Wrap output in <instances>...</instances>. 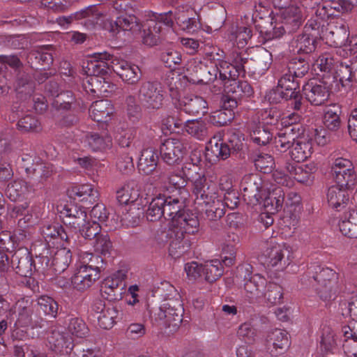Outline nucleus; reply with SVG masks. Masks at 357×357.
Returning <instances> with one entry per match:
<instances>
[{
  "mask_svg": "<svg viewBox=\"0 0 357 357\" xmlns=\"http://www.w3.org/2000/svg\"><path fill=\"white\" fill-rule=\"evenodd\" d=\"M250 135L252 142L259 146L268 144L273 138V133L270 129L261 125V123H254L250 126Z\"/></svg>",
  "mask_w": 357,
  "mask_h": 357,
  "instance_id": "obj_49",
  "label": "nucleus"
},
{
  "mask_svg": "<svg viewBox=\"0 0 357 357\" xmlns=\"http://www.w3.org/2000/svg\"><path fill=\"white\" fill-rule=\"evenodd\" d=\"M139 96L147 108L158 109L162 107L164 91L158 82H144L142 84Z\"/></svg>",
  "mask_w": 357,
  "mask_h": 357,
  "instance_id": "obj_7",
  "label": "nucleus"
},
{
  "mask_svg": "<svg viewBox=\"0 0 357 357\" xmlns=\"http://www.w3.org/2000/svg\"><path fill=\"white\" fill-rule=\"evenodd\" d=\"M162 28L158 26V23H155L153 20H149L148 28L144 30L142 42L144 45L153 47L159 45L162 40Z\"/></svg>",
  "mask_w": 357,
  "mask_h": 357,
  "instance_id": "obj_50",
  "label": "nucleus"
},
{
  "mask_svg": "<svg viewBox=\"0 0 357 357\" xmlns=\"http://www.w3.org/2000/svg\"><path fill=\"white\" fill-rule=\"evenodd\" d=\"M158 162V153L151 148L144 149L138 161L139 172L149 175L155 170Z\"/></svg>",
  "mask_w": 357,
  "mask_h": 357,
  "instance_id": "obj_41",
  "label": "nucleus"
},
{
  "mask_svg": "<svg viewBox=\"0 0 357 357\" xmlns=\"http://www.w3.org/2000/svg\"><path fill=\"white\" fill-rule=\"evenodd\" d=\"M53 51L54 47L52 45L38 47L36 49L31 50L28 54L26 57L28 63H30L31 68H33V58L39 56V64L44 68L49 67L53 63Z\"/></svg>",
  "mask_w": 357,
  "mask_h": 357,
  "instance_id": "obj_42",
  "label": "nucleus"
},
{
  "mask_svg": "<svg viewBox=\"0 0 357 357\" xmlns=\"http://www.w3.org/2000/svg\"><path fill=\"white\" fill-rule=\"evenodd\" d=\"M350 12L344 0H328L321 3L314 14L319 19L328 20L331 17L338 16L341 13Z\"/></svg>",
  "mask_w": 357,
  "mask_h": 357,
  "instance_id": "obj_20",
  "label": "nucleus"
},
{
  "mask_svg": "<svg viewBox=\"0 0 357 357\" xmlns=\"http://www.w3.org/2000/svg\"><path fill=\"white\" fill-rule=\"evenodd\" d=\"M89 116L97 122L107 121L110 114L113 112L112 105L108 100L95 101L89 107Z\"/></svg>",
  "mask_w": 357,
  "mask_h": 357,
  "instance_id": "obj_40",
  "label": "nucleus"
},
{
  "mask_svg": "<svg viewBox=\"0 0 357 357\" xmlns=\"http://www.w3.org/2000/svg\"><path fill=\"white\" fill-rule=\"evenodd\" d=\"M60 216L63 218V223L77 234V229L86 225L87 214L84 208L70 204L65 205L60 211Z\"/></svg>",
  "mask_w": 357,
  "mask_h": 357,
  "instance_id": "obj_14",
  "label": "nucleus"
},
{
  "mask_svg": "<svg viewBox=\"0 0 357 357\" xmlns=\"http://www.w3.org/2000/svg\"><path fill=\"white\" fill-rule=\"evenodd\" d=\"M252 267L250 264H244L238 268V273L245 281L244 289L245 296L250 303H254L259 296L261 289L264 287L266 280L259 274L252 275Z\"/></svg>",
  "mask_w": 357,
  "mask_h": 357,
  "instance_id": "obj_5",
  "label": "nucleus"
},
{
  "mask_svg": "<svg viewBox=\"0 0 357 357\" xmlns=\"http://www.w3.org/2000/svg\"><path fill=\"white\" fill-rule=\"evenodd\" d=\"M160 198L165 202L162 204V211H164L163 218L165 220H169V227H173V221L178 219L185 211L183 210L184 203L178 197H172L171 196H166L160 193Z\"/></svg>",
  "mask_w": 357,
  "mask_h": 357,
  "instance_id": "obj_22",
  "label": "nucleus"
},
{
  "mask_svg": "<svg viewBox=\"0 0 357 357\" xmlns=\"http://www.w3.org/2000/svg\"><path fill=\"white\" fill-rule=\"evenodd\" d=\"M182 172H183L182 171ZM158 181L164 183L165 185L169 184L174 186L176 189L184 188L187 184L186 176L179 172H161L158 175Z\"/></svg>",
  "mask_w": 357,
  "mask_h": 357,
  "instance_id": "obj_57",
  "label": "nucleus"
},
{
  "mask_svg": "<svg viewBox=\"0 0 357 357\" xmlns=\"http://www.w3.org/2000/svg\"><path fill=\"white\" fill-rule=\"evenodd\" d=\"M112 68L113 71L128 84L135 85L142 78V71L139 66L128 61L116 59V62H113Z\"/></svg>",
  "mask_w": 357,
  "mask_h": 357,
  "instance_id": "obj_16",
  "label": "nucleus"
},
{
  "mask_svg": "<svg viewBox=\"0 0 357 357\" xmlns=\"http://www.w3.org/2000/svg\"><path fill=\"white\" fill-rule=\"evenodd\" d=\"M15 91L20 98L31 97L35 89V83L29 74L20 72L15 81Z\"/></svg>",
  "mask_w": 357,
  "mask_h": 357,
  "instance_id": "obj_48",
  "label": "nucleus"
},
{
  "mask_svg": "<svg viewBox=\"0 0 357 357\" xmlns=\"http://www.w3.org/2000/svg\"><path fill=\"white\" fill-rule=\"evenodd\" d=\"M185 147L181 140L176 138L165 139L160 146V155L164 162L172 165L183 158Z\"/></svg>",
  "mask_w": 357,
  "mask_h": 357,
  "instance_id": "obj_12",
  "label": "nucleus"
},
{
  "mask_svg": "<svg viewBox=\"0 0 357 357\" xmlns=\"http://www.w3.org/2000/svg\"><path fill=\"white\" fill-rule=\"evenodd\" d=\"M347 190L338 185L330 187L327 192L328 204L337 211L344 208L349 201Z\"/></svg>",
  "mask_w": 357,
  "mask_h": 357,
  "instance_id": "obj_39",
  "label": "nucleus"
},
{
  "mask_svg": "<svg viewBox=\"0 0 357 357\" xmlns=\"http://www.w3.org/2000/svg\"><path fill=\"white\" fill-rule=\"evenodd\" d=\"M222 108L212 112L210 116V122L218 127L227 125L234 118V109L236 107H229L226 105V100L221 98Z\"/></svg>",
  "mask_w": 357,
  "mask_h": 357,
  "instance_id": "obj_45",
  "label": "nucleus"
},
{
  "mask_svg": "<svg viewBox=\"0 0 357 357\" xmlns=\"http://www.w3.org/2000/svg\"><path fill=\"white\" fill-rule=\"evenodd\" d=\"M264 206L269 213H275L282 209L284 201V192L281 187L275 188L267 196L263 195Z\"/></svg>",
  "mask_w": 357,
  "mask_h": 357,
  "instance_id": "obj_38",
  "label": "nucleus"
},
{
  "mask_svg": "<svg viewBox=\"0 0 357 357\" xmlns=\"http://www.w3.org/2000/svg\"><path fill=\"white\" fill-rule=\"evenodd\" d=\"M199 222L197 216L190 211H185L178 219L173 221V227L183 232V234H194L198 231Z\"/></svg>",
  "mask_w": 357,
  "mask_h": 357,
  "instance_id": "obj_34",
  "label": "nucleus"
},
{
  "mask_svg": "<svg viewBox=\"0 0 357 357\" xmlns=\"http://www.w3.org/2000/svg\"><path fill=\"white\" fill-rule=\"evenodd\" d=\"M332 172L337 185L345 189H353L357 184V175L353 163L347 159H335Z\"/></svg>",
  "mask_w": 357,
  "mask_h": 357,
  "instance_id": "obj_6",
  "label": "nucleus"
},
{
  "mask_svg": "<svg viewBox=\"0 0 357 357\" xmlns=\"http://www.w3.org/2000/svg\"><path fill=\"white\" fill-rule=\"evenodd\" d=\"M119 314V312L116 307L108 305L107 309L97 317L99 326L106 330L112 328L116 323Z\"/></svg>",
  "mask_w": 357,
  "mask_h": 357,
  "instance_id": "obj_61",
  "label": "nucleus"
},
{
  "mask_svg": "<svg viewBox=\"0 0 357 357\" xmlns=\"http://www.w3.org/2000/svg\"><path fill=\"white\" fill-rule=\"evenodd\" d=\"M206 149L208 155L211 153L219 160H226L232 153L225 139L216 136L210 139Z\"/></svg>",
  "mask_w": 357,
  "mask_h": 357,
  "instance_id": "obj_44",
  "label": "nucleus"
},
{
  "mask_svg": "<svg viewBox=\"0 0 357 357\" xmlns=\"http://www.w3.org/2000/svg\"><path fill=\"white\" fill-rule=\"evenodd\" d=\"M116 59L106 52L94 53L87 62V73L96 77H104L113 71V62Z\"/></svg>",
  "mask_w": 357,
  "mask_h": 357,
  "instance_id": "obj_10",
  "label": "nucleus"
},
{
  "mask_svg": "<svg viewBox=\"0 0 357 357\" xmlns=\"http://www.w3.org/2000/svg\"><path fill=\"white\" fill-rule=\"evenodd\" d=\"M187 121L181 111H174L163 120V124L172 132H184Z\"/></svg>",
  "mask_w": 357,
  "mask_h": 357,
  "instance_id": "obj_56",
  "label": "nucleus"
},
{
  "mask_svg": "<svg viewBox=\"0 0 357 357\" xmlns=\"http://www.w3.org/2000/svg\"><path fill=\"white\" fill-rule=\"evenodd\" d=\"M310 70V65L303 58L292 59L287 66V70L297 78L304 77Z\"/></svg>",
  "mask_w": 357,
  "mask_h": 357,
  "instance_id": "obj_64",
  "label": "nucleus"
},
{
  "mask_svg": "<svg viewBox=\"0 0 357 357\" xmlns=\"http://www.w3.org/2000/svg\"><path fill=\"white\" fill-rule=\"evenodd\" d=\"M72 261V252L70 248L63 247L58 250L52 259L51 266L57 273L66 270Z\"/></svg>",
  "mask_w": 357,
  "mask_h": 357,
  "instance_id": "obj_46",
  "label": "nucleus"
},
{
  "mask_svg": "<svg viewBox=\"0 0 357 357\" xmlns=\"http://www.w3.org/2000/svg\"><path fill=\"white\" fill-rule=\"evenodd\" d=\"M342 107L338 104H332L324 107L323 123L330 131H337L342 125Z\"/></svg>",
  "mask_w": 357,
  "mask_h": 357,
  "instance_id": "obj_30",
  "label": "nucleus"
},
{
  "mask_svg": "<svg viewBox=\"0 0 357 357\" xmlns=\"http://www.w3.org/2000/svg\"><path fill=\"white\" fill-rule=\"evenodd\" d=\"M153 197L146 211V218L147 220L155 222L159 220L164 215L162 211V204L165 203L162 198H160V193L153 194Z\"/></svg>",
  "mask_w": 357,
  "mask_h": 357,
  "instance_id": "obj_58",
  "label": "nucleus"
},
{
  "mask_svg": "<svg viewBox=\"0 0 357 357\" xmlns=\"http://www.w3.org/2000/svg\"><path fill=\"white\" fill-rule=\"evenodd\" d=\"M125 284L119 277H108L100 287L101 296L108 301H117L122 298Z\"/></svg>",
  "mask_w": 357,
  "mask_h": 357,
  "instance_id": "obj_23",
  "label": "nucleus"
},
{
  "mask_svg": "<svg viewBox=\"0 0 357 357\" xmlns=\"http://www.w3.org/2000/svg\"><path fill=\"white\" fill-rule=\"evenodd\" d=\"M77 20L88 29H93L102 17V12L96 5L89 6L75 12Z\"/></svg>",
  "mask_w": 357,
  "mask_h": 357,
  "instance_id": "obj_31",
  "label": "nucleus"
},
{
  "mask_svg": "<svg viewBox=\"0 0 357 357\" xmlns=\"http://www.w3.org/2000/svg\"><path fill=\"white\" fill-rule=\"evenodd\" d=\"M180 105L184 111L192 115L205 114L208 109V103L205 99L198 96H185Z\"/></svg>",
  "mask_w": 357,
  "mask_h": 357,
  "instance_id": "obj_37",
  "label": "nucleus"
},
{
  "mask_svg": "<svg viewBox=\"0 0 357 357\" xmlns=\"http://www.w3.org/2000/svg\"><path fill=\"white\" fill-rule=\"evenodd\" d=\"M11 267L17 274L22 277H30L33 271V259L27 251L16 252L12 256Z\"/></svg>",
  "mask_w": 357,
  "mask_h": 357,
  "instance_id": "obj_28",
  "label": "nucleus"
},
{
  "mask_svg": "<svg viewBox=\"0 0 357 357\" xmlns=\"http://www.w3.org/2000/svg\"><path fill=\"white\" fill-rule=\"evenodd\" d=\"M241 189L244 199L252 204L259 203L263 199V188L261 179L256 175H250L243 178Z\"/></svg>",
  "mask_w": 357,
  "mask_h": 357,
  "instance_id": "obj_17",
  "label": "nucleus"
},
{
  "mask_svg": "<svg viewBox=\"0 0 357 357\" xmlns=\"http://www.w3.org/2000/svg\"><path fill=\"white\" fill-rule=\"evenodd\" d=\"M116 29L137 33L141 31L142 24L139 19L133 15H121L115 21Z\"/></svg>",
  "mask_w": 357,
  "mask_h": 357,
  "instance_id": "obj_53",
  "label": "nucleus"
},
{
  "mask_svg": "<svg viewBox=\"0 0 357 357\" xmlns=\"http://www.w3.org/2000/svg\"><path fill=\"white\" fill-rule=\"evenodd\" d=\"M349 36V27L342 22L329 24L322 30L321 40L331 47H341L347 46Z\"/></svg>",
  "mask_w": 357,
  "mask_h": 357,
  "instance_id": "obj_9",
  "label": "nucleus"
},
{
  "mask_svg": "<svg viewBox=\"0 0 357 357\" xmlns=\"http://www.w3.org/2000/svg\"><path fill=\"white\" fill-rule=\"evenodd\" d=\"M84 142L93 151H103L112 146V137L106 132H88Z\"/></svg>",
  "mask_w": 357,
  "mask_h": 357,
  "instance_id": "obj_43",
  "label": "nucleus"
},
{
  "mask_svg": "<svg viewBox=\"0 0 357 357\" xmlns=\"http://www.w3.org/2000/svg\"><path fill=\"white\" fill-rule=\"evenodd\" d=\"M98 278V271L79 266L71 282L75 289L83 291L89 288Z\"/></svg>",
  "mask_w": 357,
  "mask_h": 357,
  "instance_id": "obj_25",
  "label": "nucleus"
},
{
  "mask_svg": "<svg viewBox=\"0 0 357 357\" xmlns=\"http://www.w3.org/2000/svg\"><path fill=\"white\" fill-rule=\"evenodd\" d=\"M39 185H36V188H35L34 183L30 179L29 181L22 179L15 180L8 185L6 194L10 200L16 202L27 194L37 192L40 188Z\"/></svg>",
  "mask_w": 357,
  "mask_h": 357,
  "instance_id": "obj_26",
  "label": "nucleus"
},
{
  "mask_svg": "<svg viewBox=\"0 0 357 357\" xmlns=\"http://www.w3.org/2000/svg\"><path fill=\"white\" fill-rule=\"evenodd\" d=\"M280 18L289 34L296 32L301 26L303 21L301 8L297 6H291L286 8L282 12Z\"/></svg>",
  "mask_w": 357,
  "mask_h": 357,
  "instance_id": "obj_21",
  "label": "nucleus"
},
{
  "mask_svg": "<svg viewBox=\"0 0 357 357\" xmlns=\"http://www.w3.org/2000/svg\"><path fill=\"white\" fill-rule=\"evenodd\" d=\"M170 239L169 246V255L178 258L185 253L190 248V244L188 239H185V234L180 230L174 227H169L168 234H167Z\"/></svg>",
  "mask_w": 357,
  "mask_h": 357,
  "instance_id": "obj_19",
  "label": "nucleus"
},
{
  "mask_svg": "<svg viewBox=\"0 0 357 357\" xmlns=\"http://www.w3.org/2000/svg\"><path fill=\"white\" fill-rule=\"evenodd\" d=\"M285 169L296 181L301 183H307L311 181L312 174L317 170L314 164L299 166L291 162H286Z\"/></svg>",
  "mask_w": 357,
  "mask_h": 357,
  "instance_id": "obj_33",
  "label": "nucleus"
},
{
  "mask_svg": "<svg viewBox=\"0 0 357 357\" xmlns=\"http://www.w3.org/2000/svg\"><path fill=\"white\" fill-rule=\"evenodd\" d=\"M38 310L44 314L56 318L58 313L59 305L52 297L41 296L37 299Z\"/></svg>",
  "mask_w": 357,
  "mask_h": 357,
  "instance_id": "obj_63",
  "label": "nucleus"
},
{
  "mask_svg": "<svg viewBox=\"0 0 357 357\" xmlns=\"http://www.w3.org/2000/svg\"><path fill=\"white\" fill-rule=\"evenodd\" d=\"M67 331L72 335L79 338H84L88 336L89 329L84 321L77 317H69L66 321Z\"/></svg>",
  "mask_w": 357,
  "mask_h": 357,
  "instance_id": "obj_55",
  "label": "nucleus"
},
{
  "mask_svg": "<svg viewBox=\"0 0 357 357\" xmlns=\"http://www.w3.org/2000/svg\"><path fill=\"white\" fill-rule=\"evenodd\" d=\"M35 307L33 300L29 298L19 299L13 305V309L17 314L15 324L19 327L31 326L42 328L45 320L34 314Z\"/></svg>",
  "mask_w": 357,
  "mask_h": 357,
  "instance_id": "obj_4",
  "label": "nucleus"
},
{
  "mask_svg": "<svg viewBox=\"0 0 357 357\" xmlns=\"http://www.w3.org/2000/svg\"><path fill=\"white\" fill-rule=\"evenodd\" d=\"M217 188L214 183L203 188L199 192H196L195 204L199 206H204L205 204L217 203L218 205H222L221 200L218 199Z\"/></svg>",
  "mask_w": 357,
  "mask_h": 357,
  "instance_id": "obj_51",
  "label": "nucleus"
},
{
  "mask_svg": "<svg viewBox=\"0 0 357 357\" xmlns=\"http://www.w3.org/2000/svg\"><path fill=\"white\" fill-rule=\"evenodd\" d=\"M198 167L195 165H185L183 167V172L186 178L192 183L193 194L200 192L203 188L213 183L208 178L203 172H198Z\"/></svg>",
  "mask_w": 357,
  "mask_h": 357,
  "instance_id": "obj_29",
  "label": "nucleus"
},
{
  "mask_svg": "<svg viewBox=\"0 0 357 357\" xmlns=\"http://www.w3.org/2000/svg\"><path fill=\"white\" fill-rule=\"evenodd\" d=\"M68 192L70 197L91 204L98 201L99 196L98 190L91 184L74 186Z\"/></svg>",
  "mask_w": 357,
  "mask_h": 357,
  "instance_id": "obj_36",
  "label": "nucleus"
},
{
  "mask_svg": "<svg viewBox=\"0 0 357 357\" xmlns=\"http://www.w3.org/2000/svg\"><path fill=\"white\" fill-rule=\"evenodd\" d=\"M217 52L216 56L213 52L210 54V59L215 61V66L213 67V73L214 77H208V81L220 79L223 85L229 84L231 80L236 79L240 75H244L247 70H251L249 65L252 61L249 59L245 52H234L232 56V63H229L223 60L224 52Z\"/></svg>",
  "mask_w": 357,
  "mask_h": 357,
  "instance_id": "obj_1",
  "label": "nucleus"
},
{
  "mask_svg": "<svg viewBox=\"0 0 357 357\" xmlns=\"http://www.w3.org/2000/svg\"><path fill=\"white\" fill-rule=\"evenodd\" d=\"M167 315V324L178 326L183 320L184 309L180 296L166 300L164 303Z\"/></svg>",
  "mask_w": 357,
  "mask_h": 357,
  "instance_id": "obj_32",
  "label": "nucleus"
},
{
  "mask_svg": "<svg viewBox=\"0 0 357 357\" xmlns=\"http://www.w3.org/2000/svg\"><path fill=\"white\" fill-rule=\"evenodd\" d=\"M223 268L219 260H213L204 265L203 276L208 282H213L222 276Z\"/></svg>",
  "mask_w": 357,
  "mask_h": 357,
  "instance_id": "obj_62",
  "label": "nucleus"
},
{
  "mask_svg": "<svg viewBox=\"0 0 357 357\" xmlns=\"http://www.w3.org/2000/svg\"><path fill=\"white\" fill-rule=\"evenodd\" d=\"M267 342L272 344L277 354L282 353L289 346L288 333L278 328L268 335Z\"/></svg>",
  "mask_w": 357,
  "mask_h": 357,
  "instance_id": "obj_54",
  "label": "nucleus"
},
{
  "mask_svg": "<svg viewBox=\"0 0 357 357\" xmlns=\"http://www.w3.org/2000/svg\"><path fill=\"white\" fill-rule=\"evenodd\" d=\"M225 94L222 98L226 100L229 107H237L243 100H246L254 94L252 86L244 80H231L229 84H225Z\"/></svg>",
  "mask_w": 357,
  "mask_h": 357,
  "instance_id": "obj_3",
  "label": "nucleus"
},
{
  "mask_svg": "<svg viewBox=\"0 0 357 357\" xmlns=\"http://www.w3.org/2000/svg\"><path fill=\"white\" fill-rule=\"evenodd\" d=\"M303 95L311 105H324L329 98L330 89L324 82H308L302 89Z\"/></svg>",
  "mask_w": 357,
  "mask_h": 357,
  "instance_id": "obj_13",
  "label": "nucleus"
},
{
  "mask_svg": "<svg viewBox=\"0 0 357 357\" xmlns=\"http://www.w3.org/2000/svg\"><path fill=\"white\" fill-rule=\"evenodd\" d=\"M318 40L316 36L303 32L290 40L289 50L294 54L308 55L316 50Z\"/></svg>",
  "mask_w": 357,
  "mask_h": 357,
  "instance_id": "obj_15",
  "label": "nucleus"
},
{
  "mask_svg": "<svg viewBox=\"0 0 357 357\" xmlns=\"http://www.w3.org/2000/svg\"><path fill=\"white\" fill-rule=\"evenodd\" d=\"M316 291L323 301L333 300L341 291L339 274L328 267L314 265Z\"/></svg>",
  "mask_w": 357,
  "mask_h": 357,
  "instance_id": "obj_2",
  "label": "nucleus"
},
{
  "mask_svg": "<svg viewBox=\"0 0 357 357\" xmlns=\"http://www.w3.org/2000/svg\"><path fill=\"white\" fill-rule=\"evenodd\" d=\"M313 153V146L311 139L304 138L298 139L291 147L289 154L291 158L296 162H301L308 159Z\"/></svg>",
  "mask_w": 357,
  "mask_h": 357,
  "instance_id": "obj_35",
  "label": "nucleus"
},
{
  "mask_svg": "<svg viewBox=\"0 0 357 357\" xmlns=\"http://www.w3.org/2000/svg\"><path fill=\"white\" fill-rule=\"evenodd\" d=\"M40 233L45 240L49 243L54 239H61L68 246L74 247L75 242L72 243L73 236L68 234L63 227L59 223H47L40 228Z\"/></svg>",
  "mask_w": 357,
  "mask_h": 357,
  "instance_id": "obj_24",
  "label": "nucleus"
},
{
  "mask_svg": "<svg viewBox=\"0 0 357 357\" xmlns=\"http://www.w3.org/2000/svg\"><path fill=\"white\" fill-rule=\"evenodd\" d=\"M298 78L286 70L278 80L276 90L270 93L269 100L273 103L280 102V98H289L299 91L300 83Z\"/></svg>",
  "mask_w": 357,
  "mask_h": 357,
  "instance_id": "obj_8",
  "label": "nucleus"
},
{
  "mask_svg": "<svg viewBox=\"0 0 357 357\" xmlns=\"http://www.w3.org/2000/svg\"><path fill=\"white\" fill-rule=\"evenodd\" d=\"M263 256L264 263L268 266H276L282 261L284 257V250L283 246L280 244L270 245L264 250Z\"/></svg>",
  "mask_w": 357,
  "mask_h": 357,
  "instance_id": "obj_59",
  "label": "nucleus"
},
{
  "mask_svg": "<svg viewBox=\"0 0 357 357\" xmlns=\"http://www.w3.org/2000/svg\"><path fill=\"white\" fill-rule=\"evenodd\" d=\"M116 59L106 52L94 53L87 62V73L96 77H104L113 71V62Z\"/></svg>",
  "mask_w": 357,
  "mask_h": 357,
  "instance_id": "obj_11",
  "label": "nucleus"
},
{
  "mask_svg": "<svg viewBox=\"0 0 357 357\" xmlns=\"http://www.w3.org/2000/svg\"><path fill=\"white\" fill-rule=\"evenodd\" d=\"M134 184V182H128L116 190V198L119 204L128 205L137 200L139 194Z\"/></svg>",
  "mask_w": 357,
  "mask_h": 357,
  "instance_id": "obj_47",
  "label": "nucleus"
},
{
  "mask_svg": "<svg viewBox=\"0 0 357 357\" xmlns=\"http://www.w3.org/2000/svg\"><path fill=\"white\" fill-rule=\"evenodd\" d=\"M133 152V149H131L129 152L122 150L119 153L116 166L117 169L123 174H128L134 170Z\"/></svg>",
  "mask_w": 357,
  "mask_h": 357,
  "instance_id": "obj_60",
  "label": "nucleus"
},
{
  "mask_svg": "<svg viewBox=\"0 0 357 357\" xmlns=\"http://www.w3.org/2000/svg\"><path fill=\"white\" fill-rule=\"evenodd\" d=\"M23 167L25 169L28 178L34 183L35 188H36V185H39L38 190L44 187L45 181L52 176L53 172L51 166L44 164H36L31 167L24 165Z\"/></svg>",
  "mask_w": 357,
  "mask_h": 357,
  "instance_id": "obj_27",
  "label": "nucleus"
},
{
  "mask_svg": "<svg viewBox=\"0 0 357 357\" xmlns=\"http://www.w3.org/2000/svg\"><path fill=\"white\" fill-rule=\"evenodd\" d=\"M47 339L51 349L56 352L68 354L74 347L72 337L57 328L52 329Z\"/></svg>",
  "mask_w": 357,
  "mask_h": 357,
  "instance_id": "obj_18",
  "label": "nucleus"
},
{
  "mask_svg": "<svg viewBox=\"0 0 357 357\" xmlns=\"http://www.w3.org/2000/svg\"><path fill=\"white\" fill-rule=\"evenodd\" d=\"M184 132L199 140H204L208 136V129L207 123L199 119L188 120Z\"/></svg>",
  "mask_w": 357,
  "mask_h": 357,
  "instance_id": "obj_52",
  "label": "nucleus"
}]
</instances>
